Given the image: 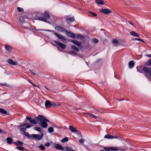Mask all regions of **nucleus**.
I'll return each mask as SVG.
<instances>
[{"label":"nucleus","mask_w":151,"mask_h":151,"mask_svg":"<svg viewBox=\"0 0 151 151\" xmlns=\"http://www.w3.org/2000/svg\"><path fill=\"white\" fill-rule=\"evenodd\" d=\"M36 119L37 121L39 122L38 124L43 128H46L47 127L48 124L47 122L49 121L46 117L42 115H39L38 116L36 117Z\"/></svg>","instance_id":"f257e3e1"},{"label":"nucleus","mask_w":151,"mask_h":151,"mask_svg":"<svg viewBox=\"0 0 151 151\" xmlns=\"http://www.w3.org/2000/svg\"><path fill=\"white\" fill-rule=\"evenodd\" d=\"M65 32L68 36L73 38H76L78 39H81L83 38V36L81 35L75 34L73 33L68 32L66 31Z\"/></svg>","instance_id":"f03ea898"},{"label":"nucleus","mask_w":151,"mask_h":151,"mask_svg":"<svg viewBox=\"0 0 151 151\" xmlns=\"http://www.w3.org/2000/svg\"><path fill=\"white\" fill-rule=\"evenodd\" d=\"M45 105L46 108H50L52 106H58V104H56L55 102H50L49 100L46 101Z\"/></svg>","instance_id":"7ed1b4c3"},{"label":"nucleus","mask_w":151,"mask_h":151,"mask_svg":"<svg viewBox=\"0 0 151 151\" xmlns=\"http://www.w3.org/2000/svg\"><path fill=\"white\" fill-rule=\"evenodd\" d=\"M50 17L49 14L47 12H45L44 14L43 17H38V19L40 20L47 22L46 19H48Z\"/></svg>","instance_id":"20e7f679"},{"label":"nucleus","mask_w":151,"mask_h":151,"mask_svg":"<svg viewBox=\"0 0 151 151\" xmlns=\"http://www.w3.org/2000/svg\"><path fill=\"white\" fill-rule=\"evenodd\" d=\"M43 136V133L42 132H41L40 134H32V137L35 139L38 140H40L42 138Z\"/></svg>","instance_id":"39448f33"},{"label":"nucleus","mask_w":151,"mask_h":151,"mask_svg":"<svg viewBox=\"0 0 151 151\" xmlns=\"http://www.w3.org/2000/svg\"><path fill=\"white\" fill-rule=\"evenodd\" d=\"M26 119L27 120H29L30 123L35 124H37V119H36V117L35 119H34L33 118H31L30 117L27 116Z\"/></svg>","instance_id":"423d86ee"},{"label":"nucleus","mask_w":151,"mask_h":151,"mask_svg":"<svg viewBox=\"0 0 151 151\" xmlns=\"http://www.w3.org/2000/svg\"><path fill=\"white\" fill-rule=\"evenodd\" d=\"M55 29L57 31L60 32H66V30L64 28L60 26H56L55 27Z\"/></svg>","instance_id":"0eeeda50"},{"label":"nucleus","mask_w":151,"mask_h":151,"mask_svg":"<svg viewBox=\"0 0 151 151\" xmlns=\"http://www.w3.org/2000/svg\"><path fill=\"white\" fill-rule=\"evenodd\" d=\"M55 42L56 44L58 45L63 49H64L66 47V46L65 44L61 42L56 41H55Z\"/></svg>","instance_id":"6e6552de"},{"label":"nucleus","mask_w":151,"mask_h":151,"mask_svg":"<svg viewBox=\"0 0 151 151\" xmlns=\"http://www.w3.org/2000/svg\"><path fill=\"white\" fill-rule=\"evenodd\" d=\"M100 12H101L104 13L106 14H109L111 12V10L105 9H101L100 10Z\"/></svg>","instance_id":"1a4fd4ad"},{"label":"nucleus","mask_w":151,"mask_h":151,"mask_svg":"<svg viewBox=\"0 0 151 151\" xmlns=\"http://www.w3.org/2000/svg\"><path fill=\"white\" fill-rule=\"evenodd\" d=\"M54 34L60 40L63 41H65V38L63 35L60 34H58L56 33H54Z\"/></svg>","instance_id":"9d476101"},{"label":"nucleus","mask_w":151,"mask_h":151,"mask_svg":"<svg viewBox=\"0 0 151 151\" xmlns=\"http://www.w3.org/2000/svg\"><path fill=\"white\" fill-rule=\"evenodd\" d=\"M118 137L116 136H114L109 134H106L104 137L105 138L107 139H112L114 138H117Z\"/></svg>","instance_id":"9b49d317"},{"label":"nucleus","mask_w":151,"mask_h":151,"mask_svg":"<svg viewBox=\"0 0 151 151\" xmlns=\"http://www.w3.org/2000/svg\"><path fill=\"white\" fill-rule=\"evenodd\" d=\"M7 62L9 64L13 65H17V63L16 61H14L11 59H8L7 60Z\"/></svg>","instance_id":"f8f14e48"},{"label":"nucleus","mask_w":151,"mask_h":151,"mask_svg":"<svg viewBox=\"0 0 151 151\" xmlns=\"http://www.w3.org/2000/svg\"><path fill=\"white\" fill-rule=\"evenodd\" d=\"M56 149L63 150H64L63 147L61 145L59 144H57L55 146Z\"/></svg>","instance_id":"ddd939ff"},{"label":"nucleus","mask_w":151,"mask_h":151,"mask_svg":"<svg viewBox=\"0 0 151 151\" xmlns=\"http://www.w3.org/2000/svg\"><path fill=\"white\" fill-rule=\"evenodd\" d=\"M130 34L132 35L137 37H140V36L139 34H137V33L135 32L134 31H132V32H130Z\"/></svg>","instance_id":"4468645a"},{"label":"nucleus","mask_w":151,"mask_h":151,"mask_svg":"<svg viewBox=\"0 0 151 151\" xmlns=\"http://www.w3.org/2000/svg\"><path fill=\"white\" fill-rule=\"evenodd\" d=\"M72 42L75 45H76L78 47L80 46L81 45V42H78L76 41L73 40L72 41Z\"/></svg>","instance_id":"2eb2a0df"},{"label":"nucleus","mask_w":151,"mask_h":151,"mask_svg":"<svg viewBox=\"0 0 151 151\" xmlns=\"http://www.w3.org/2000/svg\"><path fill=\"white\" fill-rule=\"evenodd\" d=\"M69 129L72 132H77V130L76 129L74 128L73 126H70L69 127Z\"/></svg>","instance_id":"dca6fc26"},{"label":"nucleus","mask_w":151,"mask_h":151,"mask_svg":"<svg viewBox=\"0 0 151 151\" xmlns=\"http://www.w3.org/2000/svg\"><path fill=\"white\" fill-rule=\"evenodd\" d=\"M129 68L132 69L134 66V64L133 61H130L129 63Z\"/></svg>","instance_id":"f3484780"},{"label":"nucleus","mask_w":151,"mask_h":151,"mask_svg":"<svg viewBox=\"0 0 151 151\" xmlns=\"http://www.w3.org/2000/svg\"><path fill=\"white\" fill-rule=\"evenodd\" d=\"M6 141L9 144H11L12 143H13V139L12 138L10 137H8L6 139Z\"/></svg>","instance_id":"a211bd4d"},{"label":"nucleus","mask_w":151,"mask_h":151,"mask_svg":"<svg viewBox=\"0 0 151 151\" xmlns=\"http://www.w3.org/2000/svg\"><path fill=\"white\" fill-rule=\"evenodd\" d=\"M95 2L98 4L103 5L104 4V2L102 0H96Z\"/></svg>","instance_id":"6ab92c4d"},{"label":"nucleus","mask_w":151,"mask_h":151,"mask_svg":"<svg viewBox=\"0 0 151 151\" xmlns=\"http://www.w3.org/2000/svg\"><path fill=\"white\" fill-rule=\"evenodd\" d=\"M34 130L37 131L38 132H40V134H41V132H42L41 131L42 129L40 127H34L33 128Z\"/></svg>","instance_id":"aec40b11"},{"label":"nucleus","mask_w":151,"mask_h":151,"mask_svg":"<svg viewBox=\"0 0 151 151\" xmlns=\"http://www.w3.org/2000/svg\"><path fill=\"white\" fill-rule=\"evenodd\" d=\"M144 67L142 68V67H137V71L140 73H142V70H143V68Z\"/></svg>","instance_id":"412c9836"},{"label":"nucleus","mask_w":151,"mask_h":151,"mask_svg":"<svg viewBox=\"0 0 151 151\" xmlns=\"http://www.w3.org/2000/svg\"><path fill=\"white\" fill-rule=\"evenodd\" d=\"M28 138L32 137V134H29L28 132H24L23 133Z\"/></svg>","instance_id":"4be33fe9"},{"label":"nucleus","mask_w":151,"mask_h":151,"mask_svg":"<svg viewBox=\"0 0 151 151\" xmlns=\"http://www.w3.org/2000/svg\"><path fill=\"white\" fill-rule=\"evenodd\" d=\"M65 148L67 151H75V150L73 149L71 147H65Z\"/></svg>","instance_id":"5701e85b"},{"label":"nucleus","mask_w":151,"mask_h":151,"mask_svg":"<svg viewBox=\"0 0 151 151\" xmlns=\"http://www.w3.org/2000/svg\"><path fill=\"white\" fill-rule=\"evenodd\" d=\"M66 20L67 21H70V22H73L74 20V18L73 17H67L66 19Z\"/></svg>","instance_id":"b1692460"},{"label":"nucleus","mask_w":151,"mask_h":151,"mask_svg":"<svg viewBox=\"0 0 151 151\" xmlns=\"http://www.w3.org/2000/svg\"><path fill=\"white\" fill-rule=\"evenodd\" d=\"M112 42L115 46H117L118 44V41L117 40H112Z\"/></svg>","instance_id":"393cba45"},{"label":"nucleus","mask_w":151,"mask_h":151,"mask_svg":"<svg viewBox=\"0 0 151 151\" xmlns=\"http://www.w3.org/2000/svg\"><path fill=\"white\" fill-rule=\"evenodd\" d=\"M0 112L4 114H6L7 113V111L2 109H0Z\"/></svg>","instance_id":"a878e982"},{"label":"nucleus","mask_w":151,"mask_h":151,"mask_svg":"<svg viewBox=\"0 0 151 151\" xmlns=\"http://www.w3.org/2000/svg\"><path fill=\"white\" fill-rule=\"evenodd\" d=\"M89 116H90L91 117L94 118V119H96L97 118V116L94 115L91 113H87Z\"/></svg>","instance_id":"bb28decb"},{"label":"nucleus","mask_w":151,"mask_h":151,"mask_svg":"<svg viewBox=\"0 0 151 151\" xmlns=\"http://www.w3.org/2000/svg\"><path fill=\"white\" fill-rule=\"evenodd\" d=\"M68 141V138L67 137H65L61 140V142L64 143L65 142H67Z\"/></svg>","instance_id":"cd10ccee"},{"label":"nucleus","mask_w":151,"mask_h":151,"mask_svg":"<svg viewBox=\"0 0 151 151\" xmlns=\"http://www.w3.org/2000/svg\"><path fill=\"white\" fill-rule=\"evenodd\" d=\"M39 147L42 150H44L45 149V147L42 144H40Z\"/></svg>","instance_id":"c85d7f7f"},{"label":"nucleus","mask_w":151,"mask_h":151,"mask_svg":"<svg viewBox=\"0 0 151 151\" xmlns=\"http://www.w3.org/2000/svg\"><path fill=\"white\" fill-rule=\"evenodd\" d=\"M48 131L50 133H52L54 131V129L51 127H50L48 129Z\"/></svg>","instance_id":"c756f323"},{"label":"nucleus","mask_w":151,"mask_h":151,"mask_svg":"<svg viewBox=\"0 0 151 151\" xmlns=\"http://www.w3.org/2000/svg\"><path fill=\"white\" fill-rule=\"evenodd\" d=\"M71 48L72 49L76 51H79L78 48L75 46H71Z\"/></svg>","instance_id":"7c9ffc66"},{"label":"nucleus","mask_w":151,"mask_h":151,"mask_svg":"<svg viewBox=\"0 0 151 151\" xmlns=\"http://www.w3.org/2000/svg\"><path fill=\"white\" fill-rule=\"evenodd\" d=\"M5 47L6 49L9 51L11 49V47L6 45H5Z\"/></svg>","instance_id":"2f4dec72"},{"label":"nucleus","mask_w":151,"mask_h":151,"mask_svg":"<svg viewBox=\"0 0 151 151\" xmlns=\"http://www.w3.org/2000/svg\"><path fill=\"white\" fill-rule=\"evenodd\" d=\"M52 143V142H47L46 143L45 145V146H46V147H49L50 145Z\"/></svg>","instance_id":"473e14b6"},{"label":"nucleus","mask_w":151,"mask_h":151,"mask_svg":"<svg viewBox=\"0 0 151 151\" xmlns=\"http://www.w3.org/2000/svg\"><path fill=\"white\" fill-rule=\"evenodd\" d=\"M20 22L21 23H23L24 22V19L23 17H21L19 18Z\"/></svg>","instance_id":"72a5a7b5"},{"label":"nucleus","mask_w":151,"mask_h":151,"mask_svg":"<svg viewBox=\"0 0 151 151\" xmlns=\"http://www.w3.org/2000/svg\"><path fill=\"white\" fill-rule=\"evenodd\" d=\"M17 9L19 12H23L24 11L23 9L22 8L17 7Z\"/></svg>","instance_id":"f704fd0d"},{"label":"nucleus","mask_w":151,"mask_h":151,"mask_svg":"<svg viewBox=\"0 0 151 151\" xmlns=\"http://www.w3.org/2000/svg\"><path fill=\"white\" fill-rule=\"evenodd\" d=\"M16 148L21 151H23L24 150V148L22 147H19L18 146Z\"/></svg>","instance_id":"c9c22d12"},{"label":"nucleus","mask_w":151,"mask_h":151,"mask_svg":"<svg viewBox=\"0 0 151 151\" xmlns=\"http://www.w3.org/2000/svg\"><path fill=\"white\" fill-rule=\"evenodd\" d=\"M21 131L24 132L26 130V128L25 127H21L20 129Z\"/></svg>","instance_id":"e433bc0d"},{"label":"nucleus","mask_w":151,"mask_h":151,"mask_svg":"<svg viewBox=\"0 0 151 151\" xmlns=\"http://www.w3.org/2000/svg\"><path fill=\"white\" fill-rule=\"evenodd\" d=\"M18 145H19L20 146H22L23 145V143L20 141H18Z\"/></svg>","instance_id":"4c0bfd02"},{"label":"nucleus","mask_w":151,"mask_h":151,"mask_svg":"<svg viewBox=\"0 0 151 151\" xmlns=\"http://www.w3.org/2000/svg\"><path fill=\"white\" fill-rule=\"evenodd\" d=\"M84 142V140L82 139H81L79 140V142L81 143H83Z\"/></svg>","instance_id":"58836bf2"},{"label":"nucleus","mask_w":151,"mask_h":151,"mask_svg":"<svg viewBox=\"0 0 151 151\" xmlns=\"http://www.w3.org/2000/svg\"><path fill=\"white\" fill-rule=\"evenodd\" d=\"M27 123H25L22 124H21V125H20V126H19V127H18L19 128V127H23V126H24L26 125H27Z\"/></svg>","instance_id":"ea45409f"},{"label":"nucleus","mask_w":151,"mask_h":151,"mask_svg":"<svg viewBox=\"0 0 151 151\" xmlns=\"http://www.w3.org/2000/svg\"><path fill=\"white\" fill-rule=\"evenodd\" d=\"M68 53L70 54L71 53L74 54L75 55H76L77 54L76 52H75L74 51H70L69 52H68Z\"/></svg>","instance_id":"a19ab883"},{"label":"nucleus","mask_w":151,"mask_h":151,"mask_svg":"<svg viewBox=\"0 0 151 151\" xmlns=\"http://www.w3.org/2000/svg\"><path fill=\"white\" fill-rule=\"evenodd\" d=\"M32 126V124H29L26 126V128H29L31 127Z\"/></svg>","instance_id":"79ce46f5"},{"label":"nucleus","mask_w":151,"mask_h":151,"mask_svg":"<svg viewBox=\"0 0 151 151\" xmlns=\"http://www.w3.org/2000/svg\"><path fill=\"white\" fill-rule=\"evenodd\" d=\"M93 41L95 43H97L99 41L97 39L95 38L94 39Z\"/></svg>","instance_id":"37998d69"},{"label":"nucleus","mask_w":151,"mask_h":151,"mask_svg":"<svg viewBox=\"0 0 151 151\" xmlns=\"http://www.w3.org/2000/svg\"><path fill=\"white\" fill-rule=\"evenodd\" d=\"M147 63L148 65H151V59L147 61Z\"/></svg>","instance_id":"c03bdc74"},{"label":"nucleus","mask_w":151,"mask_h":151,"mask_svg":"<svg viewBox=\"0 0 151 151\" xmlns=\"http://www.w3.org/2000/svg\"><path fill=\"white\" fill-rule=\"evenodd\" d=\"M44 30V31H48V32H54L53 31H51V30H48V29H46V30Z\"/></svg>","instance_id":"a18cd8bd"},{"label":"nucleus","mask_w":151,"mask_h":151,"mask_svg":"<svg viewBox=\"0 0 151 151\" xmlns=\"http://www.w3.org/2000/svg\"><path fill=\"white\" fill-rule=\"evenodd\" d=\"M90 13H91V14H92V15L94 17H96L97 16L96 14L95 13H93L92 12H90Z\"/></svg>","instance_id":"49530a36"},{"label":"nucleus","mask_w":151,"mask_h":151,"mask_svg":"<svg viewBox=\"0 0 151 151\" xmlns=\"http://www.w3.org/2000/svg\"><path fill=\"white\" fill-rule=\"evenodd\" d=\"M134 40H135L140 41V40H141V39H140L139 38H135L134 39Z\"/></svg>","instance_id":"de8ad7c7"},{"label":"nucleus","mask_w":151,"mask_h":151,"mask_svg":"<svg viewBox=\"0 0 151 151\" xmlns=\"http://www.w3.org/2000/svg\"><path fill=\"white\" fill-rule=\"evenodd\" d=\"M146 56L149 57H151V54H147L146 55Z\"/></svg>","instance_id":"09e8293b"},{"label":"nucleus","mask_w":151,"mask_h":151,"mask_svg":"<svg viewBox=\"0 0 151 151\" xmlns=\"http://www.w3.org/2000/svg\"><path fill=\"white\" fill-rule=\"evenodd\" d=\"M13 143H14L16 145H18V141H17V142H13Z\"/></svg>","instance_id":"8fccbe9b"},{"label":"nucleus","mask_w":151,"mask_h":151,"mask_svg":"<svg viewBox=\"0 0 151 151\" xmlns=\"http://www.w3.org/2000/svg\"><path fill=\"white\" fill-rule=\"evenodd\" d=\"M30 83H31L34 86L36 87V86L34 84H33V83H32L31 82H30Z\"/></svg>","instance_id":"3c124183"},{"label":"nucleus","mask_w":151,"mask_h":151,"mask_svg":"<svg viewBox=\"0 0 151 151\" xmlns=\"http://www.w3.org/2000/svg\"><path fill=\"white\" fill-rule=\"evenodd\" d=\"M2 130L1 129H0V133H2Z\"/></svg>","instance_id":"603ef678"},{"label":"nucleus","mask_w":151,"mask_h":151,"mask_svg":"<svg viewBox=\"0 0 151 151\" xmlns=\"http://www.w3.org/2000/svg\"><path fill=\"white\" fill-rule=\"evenodd\" d=\"M44 87L47 90L49 91V90L47 88L46 86H44Z\"/></svg>","instance_id":"864d4df0"},{"label":"nucleus","mask_w":151,"mask_h":151,"mask_svg":"<svg viewBox=\"0 0 151 151\" xmlns=\"http://www.w3.org/2000/svg\"><path fill=\"white\" fill-rule=\"evenodd\" d=\"M32 73L34 75H36V74L33 72H32Z\"/></svg>","instance_id":"5fc2aeb1"},{"label":"nucleus","mask_w":151,"mask_h":151,"mask_svg":"<svg viewBox=\"0 0 151 151\" xmlns=\"http://www.w3.org/2000/svg\"><path fill=\"white\" fill-rule=\"evenodd\" d=\"M129 23L130 24H131V25H133V26H134V25H133V24H132V23H130V22H129Z\"/></svg>","instance_id":"6e6d98bb"},{"label":"nucleus","mask_w":151,"mask_h":151,"mask_svg":"<svg viewBox=\"0 0 151 151\" xmlns=\"http://www.w3.org/2000/svg\"><path fill=\"white\" fill-rule=\"evenodd\" d=\"M140 41H142V42H145L143 40H140Z\"/></svg>","instance_id":"4d7b16f0"},{"label":"nucleus","mask_w":151,"mask_h":151,"mask_svg":"<svg viewBox=\"0 0 151 151\" xmlns=\"http://www.w3.org/2000/svg\"><path fill=\"white\" fill-rule=\"evenodd\" d=\"M54 20H53V21L52 22H54Z\"/></svg>","instance_id":"13d9d810"},{"label":"nucleus","mask_w":151,"mask_h":151,"mask_svg":"<svg viewBox=\"0 0 151 151\" xmlns=\"http://www.w3.org/2000/svg\"><path fill=\"white\" fill-rule=\"evenodd\" d=\"M58 50H59V51H60V50H59V49L58 48Z\"/></svg>","instance_id":"bf43d9fd"}]
</instances>
